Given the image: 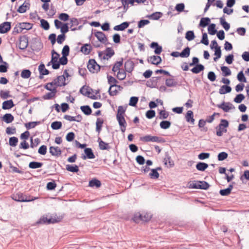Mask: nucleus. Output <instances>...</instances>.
I'll return each instance as SVG.
<instances>
[{"label": "nucleus", "instance_id": "5701e85b", "mask_svg": "<svg viewBox=\"0 0 249 249\" xmlns=\"http://www.w3.org/2000/svg\"><path fill=\"white\" fill-rule=\"evenodd\" d=\"M15 106L12 100H9L4 101L2 103V108L3 109H9Z\"/></svg>", "mask_w": 249, "mask_h": 249}, {"label": "nucleus", "instance_id": "6ab92c4d", "mask_svg": "<svg viewBox=\"0 0 249 249\" xmlns=\"http://www.w3.org/2000/svg\"><path fill=\"white\" fill-rule=\"evenodd\" d=\"M38 71L39 72V78H43V76L47 75L49 73V71L45 69V65L43 64H41L38 67Z\"/></svg>", "mask_w": 249, "mask_h": 249}, {"label": "nucleus", "instance_id": "69168bd1", "mask_svg": "<svg viewBox=\"0 0 249 249\" xmlns=\"http://www.w3.org/2000/svg\"><path fill=\"white\" fill-rule=\"evenodd\" d=\"M2 63V64L0 65V72H5L8 68V64L6 62Z\"/></svg>", "mask_w": 249, "mask_h": 249}, {"label": "nucleus", "instance_id": "2f4dec72", "mask_svg": "<svg viewBox=\"0 0 249 249\" xmlns=\"http://www.w3.org/2000/svg\"><path fill=\"white\" fill-rule=\"evenodd\" d=\"M103 123L104 120L102 119H100L99 118H97L96 122V131L98 133H100L102 130Z\"/></svg>", "mask_w": 249, "mask_h": 249}, {"label": "nucleus", "instance_id": "2eb2a0df", "mask_svg": "<svg viewBox=\"0 0 249 249\" xmlns=\"http://www.w3.org/2000/svg\"><path fill=\"white\" fill-rule=\"evenodd\" d=\"M30 7V3L29 1H25L17 9V12L19 13H24Z\"/></svg>", "mask_w": 249, "mask_h": 249}, {"label": "nucleus", "instance_id": "e2e57ef3", "mask_svg": "<svg viewBox=\"0 0 249 249\" xmlns=\"http://www.w3.org/2000/svg\"><path fill=\"white\" fill-rule=\"evenodd\" d=\"M138 98L137 97H131L130 99L129 105L132 107H135L138 101Z\"/></svg>", "mask_w": 249, "mask_h": 249}, {"label": "nucleus", "instance_id": "f704fd0d", "mask_svg": "<svg viewBox=\"0 0 249 249\" xmlns=\"http://www.w3.org/2000/svg\"><path fill=\"white\" fill-rule=\"evenodd\" d=\"M210 21L211 20L210 18H201L199 25L200 27H205L209 24Z\"/></svg>", "mask_w": 249, "mask_h": 249}, {"label": "nucleus", "instance_id": "5fc2aeb1", "mask_svg": "<svg viewBox=\"0 0 249 249\" xmlns=\"http://www.w3.org/2000/svg\"><path fill=\"white\" fill-rule=\"evenodd\" d=\"M229 126V122L227 120L225 119H222L221 120L220 123L219 124V125L216 127V128H217L218 127H220L221 128V127L224 128L225 129H226L227 127Z\"/></svg>", "mask_w": 249, "mask_h": 249}, {"label": "nucleus", "instance_id": "72a5a7b5", "mask_svg": "<svg viewBox=\"0 0 249 249\" xmlns=\"http://www.w3.org/2000/svg\"><path fill=\"white\" fill-rule=\"evenodd\" d=\"M208 167V164L202 162H199L196 165V168L200 171H204Z\"/></svg>", "mask_w": 249, "mask_h": 249}, {"label": "nucleus", "instance_id": "c9c22d12", "mask_svg": "<svg viewBox=\"0 0 249 249\" xmlns=\"http://www.w3.org/2000/svg\"><path fill=\"white\" fill-rule=\"evenodd\" d=\"M101 185V183L100 181L95 178L91 179L89 182V186L91 187H96V188H98L100 187Z\"/></svg>", "mask_w": 249, "mask_h": 249}, {"label": "nucleus", "instance_id": "1a4fd4ad", "mask_svg": "<svg viewBox=\"0 0 249 249\" xmlns=\"http://www.w3.org/2000/svg\"><path fill=\"white\" fill-rule=\"evenodd\" d=\"M217 107L221 108L223 110L226 112H229L230 110L234 109V107L229 102H223L220 105H218Z\"/></svg>", "mask_w": 249, "mask_h": 249}, {"label": "nucleus", "instance_id": "052dcab7", "mask_svg": "<svg viewBox=\"0 0 249 249\" xmlns=\"http://www.w3.org/2000/svg\"><path fill=\"white\" fill-rule=\"evenodd\" d=\"M150 21L147 19H142L138 22V27L139 28H142L145 25L148 24Z\"/></svg>", "mask_w": 249, "mask_h": 249}, {"label": "nucleus", "instance_id": "aec40b11", "mask_svg": "<svg viewBox=\"0 0 249 249\" xmlns=\"http://www.w3.org/2000/svg\"><path fill=\"white\" fill-rule=\"evenodd\" d=\"M50 91L51 92L47 93L43 96V98L44 100L51 99L55 96V94L57 92L56 87H53V89H52V91Z\"/></svg>", "mask_w": 249, "mask_h": 249}, {"label": "nucleus", "instance_id": "c85d7f7f", "mask_svg": "<svg viewBox=\"0 0 249 249\" xmlns=\"http://www.w3.org/2000/svg\"><path fill=\"white\" fill-rule=\"evenodd\" d=\"M231 88L228 85H223L219 89V93L220 94H225L231 91Z\"/></svg>", "mask_w": 249, "mask_h": 249}, {"label": "nucleus", "instance_id": "cd10ccee", "mask_svg": "<svg viewBox=\"0 0 249 249\" xmlns=\"http://www.w3.org/2000/svg\"><path fill=\"white\" fill-rule=\"evenodd\" d=\"M233 187V185L230 184L229 185L227 188L220 190L219 191V194L222 196H227L231 193V191L232 190Z\"/></svg>", "mask_w": 249, "mask_h": 249}, {"label": "nucleus", "instance_id": "de8ad7c7", "mask_svg": "<svg viewBox=\"0 0 249 249\" xmlns=\"http://www.w3.org/2000/svg\"><path fill=\"white\" fill-rule=\"evenodd\" d=\"M221 71L224 76H228L231 74V71L230 69L226 66H222L221 67Z\"/></svg>", "mask_w": 249, "mask_h": 249}, {"label": "nucleus", "instance_id": "f257e3e1", "mask_svg": "<svg viewBox=\"0 0 249 249\" xmlns=\"http://www.w3.org/2000/svg\"><path fill=\"white\" fill-rule=\"evenodd\" d=\"M140 140L144 142H155L161 143L165 142V140L163 138L156 136H151L150 135H147L141 137Z\"/></svg>", "mask_w": 249, "mask_h": 249}, {"label": "nucleus", "instance_id": "0eeeda50", "mask_svg": "<svg viewBox=\"0 0 249 249\" xmlns=\"http://www.w3.org/2000/svg\"><path fill=\"white\" fill-rule=\"evenodd\" d=\"M28 45V37L26 36H23L19 38L18 47L20 50H25Z\"/></svg>", "mask_w": 249, "mask_h": 249}, {"label": "nucleus", "instance_id": "393cba45", "mask_svg": "<svg viewBox=\"0 0 249 249\" xmlns=\"http://www.w3.org/2000/svg\"><path fill=\"white\" fill-rule=\"evenodd\" d=\"M92 50V47L90 44H85L81 48V51L85 54H89Z\"/></svg>", "mask_w": 249, "mask_h": 249}, {"label": "nucleus", "instance_id": "4be33fe9", "mask_svg": "<svg viewBox=\"0 0 249 249\" xmlns=\"http://www.w3.org/2000/svg\"><path fill=\"white\" fill-rule=\"evenodd\" d=\"M49 152L53 156H58L61 154V150L57 146H51L49 148Z\"/></svg>", "mask_w": 249, "mask_h": 249}, {"label": "nucleus", "instance_id": "4468645a", "mask_svg": "<svg viewBox=\"0 0 249 249\" xmlns=\"http://www.w3.org/2000/svg\"><path fill=\"white\" fill-rule=\"evenodd\" d=\"M11 29V23L4 22L0 24V33L4 34L8 32Z\"/></svg>", "mask_w": 249, "mask_h": 249}, {"label": "nucleus", "instance_id": "37998d69", "mask_svg": "<svg viewBox=\"0 0 249 249\" xmlns=\"http://www.w3.org/2000/svg\"><path fill=\"white\" fill-rule=\"evenodd\" d=\"M208 31L209 34L211 35H215L217 32V30L215 29V24L214 23L211 24L208 28Z\"/></svg>", "mask_w": 249, "mask_h": 249}, {"label": "nucleus", "instance_id": "c03bdc74", "mask_svg": "<svg viewBox=\"0 0 249 249\" xmlns=\"http://www.w3.org/2000/svg\"><path fill=\"white\" fill-rule=\"evenodd\" d=\"M171 123L168 121H162L160 123V125L161 128L166 129L171 126Z\"/></svg>", "mask_w": 249, "mask_h": 249}, {"label": "nucleus", "instance_id": "a19ab883", "mask_svg": "<svg viewBox=\"0 0 249 249\" xmlns=\"http://www.w3.org/2000/svg\"><path fill=\"white\" fill-rule=\"evenodd\" d=\"M66 170L73 173H77L79 171L78 167L76 165L68 164L66 165Z\"/></svg>", "mask_w": 249, "mask_h": 249}, {"label": "nucleus", "instance_id": "412c9836", "mask_svg": "<svg viewBox=\"0 0 249 249\" xmlns=\"http://www.w3.org/2000/svg\"><path fill=\"white\" fill-rule=\"evenodd\" d=\"M162 15V13L160 12H156L152 14L147 15L146 17L152 20H158Z\"/></svg>", "mask_w": 249, "mask_h": 249}, {"label": "nucleus", "instance_id": "49530a36", "mask_svg": "<svg viewBox=\"0 0 249 249\" xmlns=\"http://www.w3.org/2000/svg\"><path fill=\"white\" fill-rule=\"evenodd\" d=\"M220 22L222 27L225 29L226 31H228L230 28V25L226 21L225 19L221 17L220 18Z\"/></svg>", "mask_w": 249, "mask_h": 249}, {"label": "nucleus", "instance_id": "ddd939ff", "mask_svg": "<svg viewBox=\"0 0 249 249\" xmlns=\"http://www.w3.org/2000/svg\"><path fill=\"white\" fill-rule=\"evenodd\" d=\"M94 35L97 38L98 40L103 43H106L107 41V39L105 34L102 32L96 31L94 33Z\"/></svg>", "mask_w": 249, "mask_h": 249}, {"label": "nucleus", "instance_id": "ea45409f", "mask_svg": "<svg viewBox=\"0 0 249 249\" xmlns=\"http://www.w3.org/2000/svg\"><path fill=\"white\" fill-rule=\"evenodd\" d=\"M123 59L121 58V60L119 61H117L112 68V71L114 72H116L117 71H120V68L123 65Z\"/></svg>", "mask_w": 249, "mask_h": 249}, {"label": "nucleus", "instance_id": "20e7f679", "mask_svg": "<svg viewBox=\"0 0 249 249\" xmlns=\"http://www.w3.org/2000/svg\"><path fill=\"white\" fill-rule=\"evenodd\" d=\"M191 187L195 189L207 190L210 187L208 183L205 181H194L191 184Z\"/></svg>", "mask_w": 249, "mask_h": 249}, {"label": "nucleus", "instance_id": "a878e982", "mask_svg": "<svg viewBox=\"0 0 249 249\" xmlns=\"http://www.w3.org/2000/svg\"><path fill=\"white\" fill-rule=\"evenodd\" d=\"M161 170V168L158 167L156 169H151V173L149 174V176L152 179H157L159 177V174L158 172V170Z\"/></svg>", "mask_w": 249, "mask_h": 249}, {"label": "nucleus", "instance_id": "c756f323", "mask_svg": "<svg viewBox=\"0 0 249 249\" xmlns=\"http://www.w3.org/2000/svg\"><path fill=\"white\" fill-rule=\"evenodd\" d=\"M204 67L202 64H197L191 70V71L195 74H197L204 70Z\"/></svg>", "mask_w": 249, "mask_h": 249}, {"label": "nucleus", "instance_id": "9b49d317", "mask_svg": "<svg viewBox=\"0 0 249 249\" xmlns=\"http://www.w3.org/2000/svg\"><path fill=\"white\" fill-rule=\"evenodd\" d=\"M32 25L29 23L27 22H22V23H19L18 25V28L19 29H17V33H20L23 30H30L32 28Z\"/></svg>", "mask_w": 249, "mask_h": 249}, {"label": "nucleus", "instance_id": "3c124183", "mask_svg": "<svg viewBox=\"0 0 249 249\" xmlns=\"http://www.w3.org/2000/svg\"><path fill=\"white\" fill-rule=\"evenodd\" d=\"M62 127V123L59 121H55L52 123L51 127L53 129L57 130Z\"/></svg>", "mask_w": 249, "mask_h": 249}, {"label": "nucleus", "instance_id": "774afa93", "mask_svg": "<svg viewBox=\"0 0 249 249\" xmlns=\"http://www.w3.org/2000/svg\"><path fill=\"white\" fill-rule=\"evenodd\" d=\"M58 18L61 20L66 21L69 18V15L67 13H62L59 14Z\"/></svg>", "mask_w": 249, "mask_h": 249}, {"label": "nucleus", "instance_id": "9d476101", "mask_svg": "<svg viewBox=\"0 0 249 249\" xmlns=\"http://www.w3.org/2000/svg\"><path fill=\"white\" fill-rule=\"evenodd\" d=\"M59 56V54H56V55H52L51 63H52V68L53 69L57 70L59 68V63L58 61Z\"/></svg>", "mask_w": 249, "mask_h": 249}, {"label": "nucleus", "instance_id": "680f3d73", "mask_svg": "<svg viewBox=\"0 0 249 249\" xmlns=\"http://www.w3.org/2000/svg\"><path fill=\"white\" fill-rule=\"evenodd\" d=\"M228 155L225 152H222L218 154L217 156L218 160L222 161L227 158Z\"/></svg>", "mask_w": 249, "mask_h": 249}, {"label": "nucleus", "instance_id": "58836bf2", "mask_svg": "<svg viewBox=\"0 0 249 249\" xmlns=\"http://www.w3.org/2000/svg\"><path fill=\"white\" fill-rule=\"evenodd\" d=\"M81 111L86 115H89L91 113L92 110L89 106H83L80 107Z\"/></svg>", "mask_w": 249, "mask_h": 249}, {"label": "nucleus", "instance_id": "09e8293b", "mask_svg": "<svg viewBox=\"0 0 249 249\" xmlns=\"http://www.w3.org/2000/svg\"><path fill=\"white\" fill-rule=\"evenodd\" d=\"M31 72L29 70H23L21 72V76L24 79H27L30 77Z\"/></svg>", "mask_w": 249, "mask_h": 249}, {"label": "nucleus", "instance_id": "473e14b6", "mask_svg": "<svg viewBox=\"0 0 249 249\" xmlns=\"http://www.w3.org/2000/svg\"><path fill=\"white\" fill-rule=\"evenodd\" d=\"M185 118L187 122H189L192 124H194L195 119L193 118V112L191 110H189L187 111Z\"/></svg>", "mask_w": 249, "mask_h": 249}, {"label": "nucleus", "instance_id": "4d7b16f0", "mask_svg": "<svg viewBox=\"0 0 249 249\" xmlns=\"http://www.w3.org/2000/svg\"><path fill=\"white\" fill-rule=\"evenodd\" d=\"M40 124L39 122H31L25 124V127L27 129L33 128L36 126Z\"/></svg>", "mask_w": 249, "mask_h": 249}, {"label": "nucleus", "instance_id": "7ed1b4c3", "mask_svg": "<svg viewBox=\"0 0 249 249\" xmlns=\"http://www.w3.org/2000/svg\"><path fill=\"white\" fill-rule=\"evenodd\" d=\"M87 67L89 71L92 73H97L101 68L94 59L89 60Z\"/></svg>", "mask_w": 249, "mask_h": 249}, {"label": "nucleus", "instance_id": "f3484780", "mask_svg": "<svg viewBox=\"0 0 249 249\" xmlns=\"http://www.w3.org/2000/svg\"><path fill=\"white\" fill-rule=\"evenodd\" d=\"M147 60L152 64L158 65L161 63V58L160 56L153 55L149 57Z\"/></svg>", "mask_w": 249, "mask_h": 249}, {"label": "nucleus", "instance_id": "6e6552de", "mask_svg": "<svg viewBox=\"0 0 249 249\" xmlns=\"http://www.w3.org/2000/svg\"><path fill=\"white\" fill-rule=\"evenodd\" d=\"M55 84L56 88L57 87L65 86L67 85L66 83V78L64 75H60L57 77L56 79L53 80Z\"/></svg>", "mask_w": 249, "mask_h": 249}, {"label": "nucleus", "instance_id": "0e129e2a", "mask_svg": "<svg viewBox=\"0 0 249 249\" xmlns=\"http://www.w3.org/2000/svg\"><path fill=\"white\" fill-rule=\"evenodd\" d=\"M169 116V113L164 110H160V112L159 119H165L168 118Z\"/></svg>", "mask_w": 249, "mask_h": 249}, {"label": "nucleus", "instance_id": "a18cd8bd", "mask_svg": "<svg viewBox=\"0 0 249 249\" xmlns=\"http://www.w3.org/2000/svg\"><path fill=\"white\" fill-rule=\"evenodd\" d=\"M190 53V49L187 47L180 53V57L182 58L188 57Z\"/></svg>", "mask_w": 249, "mask_h": 249}, {"label": "nucleus", "instance_id": "bb28decb", "mask_svg": "<svg viewBox=\"0 0 249 249\" xmlns=\"http://www.w3.org/2000/svg\"><path fill=\"white\" fill-rule=\"evenodd\" d=\"M107 78L108 83L110 85V90L117 87L116 83L117 81L115 78L109 75H107Z\"/></svg>", "mask_w": 249, "mask_h": 249}, {"label": "nucleus", "instance_id": "79ce46f5", "mask_svg": "<svg viewBox=\"0 0 249 249\" xmlns=\"http://www.w3.org/2000/svg\"><path fill=\"white\" fill-rule=\"evenodd\" d=\"M99 147V148L102 150H109L111 148L108 143L105 142L103 141H100Z\"/></svg>", "mask_w": 249, "mask_h": 249}, {"label": "nucleus", "instance_id": "f03ea898", "mask_svg": "<svg viewBox=\"0 0 249 249\" xmlns=\"http://www.w3.org/2000/svg\"><path fill=\"white\" fill-rule=\"evenodd\" d=\"M151 218V214L147 213H137L135 214L133 217V220L135 222H138L139 220L143 221H148Z\"/></svg>", "mask_w": 249, "mask_h": 249}, {"label": "nucleus", "instance_id": "423d86ee", "mask_svg": "<svg viewBox=\"0 0 249 249\" xmlns=\"http://www.w3.org/2000/svg\"><path fill=\"white\" fill-rule=\"evenodd\" d=\"M57 221L56 219L53 217L48 218L47 217H45L44 216L41 217L40 219L36 222V224H51V223H55L57 222Z\"/></svg>", "mask_w": 249, "mask_h": 249}, {"label": "nucleus", "instance_id": "a211bd4d", "mask_svg": "<svg viewBox=\"0 0 249 249\" xmlns=\"http://www.w3.org/2000/svg\"><path fill=\"white\" fill-rule=\"evenodd\" d=\"M114 54V51L111 48L108 47L104 51V55L103 56L104 60H108Z\"/></svg>", "mask_w": 249, "mask_h": 249}, {"label": "nucleus", "instance_id": "4c0bfd02", "mask_svg": "<svg viewBox=\"0 0 249 249\" xmlns=\"http://www.w3.org/2000/svg\"><path fill=\"white\" fill-rule=\"evenodd\" d=\"M133 67L134 64L131 61H127L124 64L125 69L128 72H130L132 71Z\"/></svg>", "mask_w": 249, "mask_h": 249}, {"label": "nucleus", "instance_id": "13d9d810", "mask_svg": "<svg viewBox=\"0 0 249 249\" xmlns=\"http://www.w3.org/2000/svg\"><path fill=\"white\" fill-rule=\"evenodd\" d=\"M41 27L45 30H47L50 28L49 22L43 19L40 20Z\"/></svg>", "mask_w": 249, "mask_h": 249}, {"label": "nucleus", "instance_id": "864d4df0", "mask_svg": "<svg viewBox=\"0 0 249 249\" xmlns=\"http://www.w3.org/2000/svg\"><path fill=\"white\" fill-rule=\"evenodd\" d=\"M195 34L193 31H187L185 35V38L188 40V41H191L193 40L195 38Z\"/></svg>", "mask_w": 249, "mask_h": 249}, {"label": "nucleus", "instance_id": "338daca9", "mask_svg": "<svg viewBox=\"0 0 249 249\" xmlns=\"http://www.w3.org/2000/svg\"><path fill=\"white\" fill-rule=\"evenodd\" d=\"M237 79L240 82H246V78L244 76L243 71H240L237 75Z\"/></svg>", "mask_w": 249, "mask_h": 249}, {"label": "nucleus", "instance_id": "dca6fc26", "mask_svg": "<svg viewBox=\"0 0 249 249\" xmlns=\"http://www.w3.org/2000/svg\"><path fill=\"white\" fill-rule=\"evenodd\" d=\"M118 122L120 126V129L123 133H124L126 129V122L125 120L124 117H116Z\"/></svg>", "mask_w": 249, "mask_h": 249}, {"label": "nucleus", "instance_id": "8fccbe9b", "mask_svg": "<svg viewBox=\"0 0 249 249\" xmlns=\"http://www.w3.org/2000/svg\"><path fill=\"white\" fill-rule=\"evenodd\" d=\"M177 84V82L173 79H167L165 81V85L168 87H175Z\"/></svg>", "mask_w": 249, "mask_h": 249}, {"label": "nucleus", "instance_id": "603ef678", "mask_svg": "<svg viewBox=\"0 0 249 249\" xmlns=\"http://www.w3.org/2000/svg\"><path fill=\"white\" fill-rule=\"evenodd\" d=\"M18 139L16 137H12L9 138V144L11 146L15 147L17 145Z\"/></svg>", "mask_w": 249, "mask_h": 249}, {"label": "nucleus", "instance_id": "6e6d98bb", "mask_svg": "<svg viewBox=\"0 0 249 249\" xmlns=\"http://www.w3.org/2000/svg\"><path fill=\"white\" fill-rule=\"evenodd\" d=\"M125 109L123 106H119L118 108L116 117H124Z\"/></svg>", "mask_w": 249, "mask_h": 249}, {"label": "nucleus", "instance_id": "f8f14e48", "mask_svg": "<svg viewBox=\"0 0 249 249\" xmlns=\"http://www.w3.org/2000/svg\"><path fill=\"white\" fill-rule=\"evenodd\" d=\"M84 152L86 155H84L82 157L83 160L87 159H92L95 158V155L90 148H86L84 149Z\"/></svg>", "mask_w": 249, "mask_h": 249}, {"label": "nucleus", "instance_id": "7c9ffc66", "mask_svg": "<svg viewBox=\"0 0 249 249\" xmlns=\"http://www.w3.org/2000/svg\"><path fill=\"white\" fill-rule=\"evenodd\" d=\"M3 120L7 124H9L14 121V116L10 113H6L2 117Z\"/></svg>", "mask_w": 249, "mask_h": 249}, {"label": "nucleus", "instance_id": "e433bc0d", "mask_svg": "<svg viewBox=\"0 0 249 249\" xmlns=\"http://www.w3.org/2000/svg\"><path fill=\"white\" fill-rule=\"evenodd\" d=\"M43 163L40 162L32 161L29 164V167L31 169H37L42 166Z\"/></svg>", "mask_w": 249, "mask_h": 249}, {"label": "nucleus", "instance_id": "bf43d9fd", "mask_svg": "<svg viewBox=\"0 0 249 249\" xmlns=\"http://www.w3.org/2000/svg\"><path fill=\"white\" fill-rule=\"evenodd\" d=\"M245 99V96L243 94H239L234 99V102L236 103H240Z\"/></svg>", "mask_w": 249, "mask_h": 249}, {"label": "nucleus", "instance_id": "39448f33", "mask_svg": "<svg viewBox=\"0 0 249 249\" xmlns=\"http://www.w3.org/2000/svg\"><path fill=\"white\" fill-rule=\"evenodd\" d=\"M12 198L13 200L18 202H30L37 198L36 197H34L32 199H28L26 196L21 193H18L16 194L13 195Z\"/></svg>", "mask_w": 249, "mask_h": 249}, {"label": "nucleus", "instance_id": "b1692460", "mask_svg": "<svg viewBox=\"0 0 249 249\" xmlns=\"http://www.w3.org/2000/svg\"><path fill=\"white\" fill-rule=\"evenodd\" d=\"M129 22L127 21L124 22L119 25L115 26L113 28V29L115 31H122L125 30L126 28H127L129 26Z\"/></svg>", "mask_w": 249, "mask_h": 249}]
</instances>
